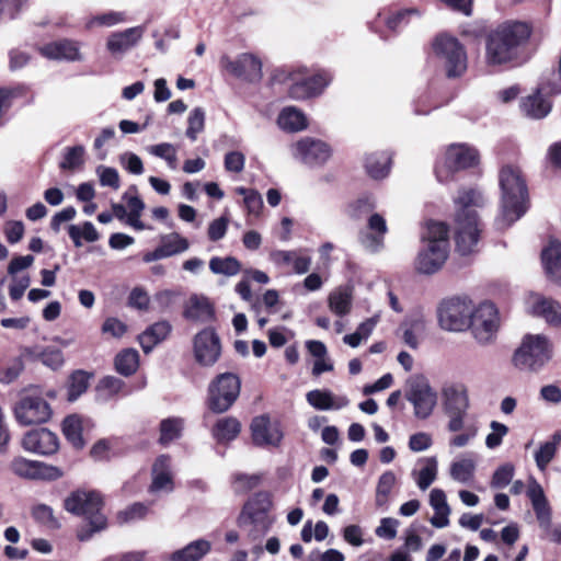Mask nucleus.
Wrapping results in <instances>:
<instances>
[{
  "instance_id": "obj_4",
  "label": "nucleus",
  "mask_w": 561,
  "mask_h": 561,
  "mask_svg": "<svg viewBox=\"0 0 561 561\" xmlns=\"http://www.w3.org/2000/svg\"><path fill=\"white\" fill-rule=\"evenodd\" d=\"M449 254V231L443 222L431 221L422 236V248L415 260V268L422 274L436 273Z\"/></svg>"
},
{
  "instance_id": "obj_11",
  "label": "nucleus",
  "mask_w": 561,
  "mask_h": 561,
  "mask_svg": "<svg viewBox=\"0 0 561 561\" xmlns=\"http://www.w3.org/2000/svg\"><path fill=\"white\" fill-rule=\"evenodd\" d=\"M241 382L237 375L220 374L208 387V408L215 413L226 412L237 400Z\"/></svg>"
},
{
  "instance_id": "obj_21",
  "label": "nucleus",
  "mask_w": 561,
  "mask_h": 561,
  "mask_svg": "<svg viewBox=\"0 0 561 561\" xmlns=\"http://www.w3.org/2000/svg\"><path fill=\"white\" fill-rule=\"evenodd\" d=\"M144 31L142 26H135L121 32L111 33L106 39L107 51L114 58H122L141 39Z\"/></svg>"
},
{
  "instance_id": "obj_29",
  "label": "nucleus",
  "mask_w": 561,
  "mask_h": 561,
  "mask_svg": "<svg viewBox=\"0 0 561 561\" xmlns=\"http://www.w3.org/2000/svg\"><path fill=\"white\" fill-rule=\"evenodd\" d=\"M527 495L531 501L539 526L548 529L551 519V510L546 499L543 489L537 481H531L528 486Z\"/></svg>"
},
{
  "instance_id": "obj_53",
  "label": "nucleus",
  "mask_w": 561,
  "mask_h": 561,
  "mask_svg": "<svg viewBox=\"0 0 561 561\" xmlns=\"http://www.w3.org/2000/svg\"><path fill=\"white\" fill-rule=\"evenodd\" d=\"M89 378L90 376L82 370H78L71 375L68 387L69 401H76L83 392H85L89 386Z\"/></svg>"
},
{
  "instance_id": "obj_32",
  "label": "nucleus",
  "mask_w": 561,
  "mask_h": 561,
  "mask_svg": "<svg viewBox=\"0 0 561 561\" xmlns=\"http://www.w3.org/2000/svg\"><path fill=\"white\" fill-rule=\"evenodd\" d=\"M541 260L547 275L553 282H561V242L550 240L541 252Z\"/></svg>"
},
{
  "instance_id": "obj_55",
  "label": "nucleus",
  "mask_w": 561,
  "mask_h": 561,
  "mask_svg": "<svg viewBox=\"0 0 561 561\" xmlns=\"http://www.w3.org/2000/svg\"><path fill=\"white\" fill-rule=\"evenodd\" d=\"M491 433L485 437V445L490 449H494L502 444L503 437L508 433V427L497 421L490 423Z\"/></svg>"
},
{
  "instance_id": "obj_10",
  "label": "nucleus",
  "mask_w": 561,
  "mask_h": 561,
  "mask_svg": "<svg viewBox=\"0 0 561 561\" xmlns=\"http://www.w3.org/2000/svg\"><path fill=\"white\" fill-rule=\"evenodd\" d=\"M473 302L467 297H453L438 307V322L443 330L462 332L470 328Z\"/></svg>"
},
{
  "instance_id": "obj_33",
  "label": "nucleus",
  "mask_w": 561,
  "mask_h": 561,
  "mask_svg": "<svg viewBox=\"0 0 561 561\" xmlns=\"http://www.w3.org/2000/svg\"><path fill=\"white\" fill-rule=\"evenodd\" d=\"M307 402L317 410H340L348 405L346 397L334 398L328 390H311L306 394Z\"/></svg>"
},
{
  "instance_id": "obj_46",
  "label": "nucleus",
  "mask_w": 561,
  "mask_h": 561,
  "mask_svg": "<svg viewBox=\"0 0 561 561\" xmlns=\"http://www.w3.org/2000/svg\"><path fill=\"white\" fill-rule=\"evenodd\" d=\"M139 365V355L136 350L127 348L116 355L115 368L124 376L133 375Z\"/></svg>"
},
{
  "instance_id": "obj_54",
  "label": "nucleus",
  "mask_w": 561,
  "mask_h": 561,
  "mask_svg": "<svg viewBox=\"0 0 561 561\" xmlns=\"http://www.w3.org/2000/svg\"><path fill=\"white\" fill-rule=\"evenodd\" d=\"M205 127V111L202 107H195L191 111L187 118V129L186 136L195 141L199 133L204 130Z\"/></svg>"
},
{
  "instance_id": "obj_48",
  "label": "nucleus",
  "mask_w": 561,
  "mask_h": 561,
  "mask_svg": "<svg viewBox=\"0 0 561 561\" xmlns=\"http://www.w3.org/2000/svg\"><path fill=\"white\" fill-rule=\"evenodd\" d=\"M183 428V420L180 417H169L160 424V443L167 445L180 437Z\"/></svg>"
},
{
  "instance_id": "obj_40",
  "label": "nucleus",
  "mask_w": 561,
  "mask_h": 561,
  "mask_svg": "<svg viewBox=\"0 0 561 561\" xmlns=\"http://www.w3.org/2000/svg\"><path fill=\"white\" fill-rule=\"evenodd\" d=\"M391 158L387 152H377L367 156L365 168L374 179H383L390 170Z\"/></svg>"
},
{
  "instance_id": "obj_15",
  "label": "nucleus",
  "mask_w": 561,
  "mask_h": 561,
  "mask_svg": "<svg viewBox=\"0 0 561 561\" xmlns=\"http://www.w3.org/2000/svg\"><path fill=\"white\" fill-rule=\"evenodd\" d=\"M470 328L479 343H490L499 329V314L495 306L492 302H482L479 307H473Z\"/></svg>"
},
{
  "instance_id": "obj_34",
  "label": "nucleus",
  "mask_w": 561,
  "mask_h": 561,
  "mask_svg": "<svg viewBox=\"0 0 561 561\" xmlns=\"http://www.w3.org/2000/svg\"><path fill=\"white\" fill-rule=\"evenodd\" d=\"M211 550V542L197 539L170 556V561H199Z\"/></svg>"
},
{
  "instance_id": "obj_42",
  "label": "nucleus",
  "mask_w": 561,
  "mask_h": 561,
  "mask_svg": "<svg viewBox=\"0 0 561 561\" xmlns=\"http://www.w3.org/2000/svg\"><path fill=\"white\" fill-rule=\"evenodd\" d=\"M271 505V500L266 493H257L244 505L243 513L253 522H259L264 518Z\"/></svg>"
},
{
  "instance_id": "obj_60",
  "label": "nucleus",
  "mask_w": 561,
  "mask_h": 561,
  "mask_svg": "<svg viewBox=\"0 0 561 561\" xmlns=\"http://www.w3.org/2000/svg\"><path fill=\"white\" fill-rule=\"evenodd\" d=\"M41 362L51 368L58 369L64 364V355L60 350L57 348H45L39 355Z\"/></svg>"
},
{
  "instance_id": "obj_41",
  "label": "nucleus",
  "mask_w": 561,
  "mask_h": 561,
  "mask_svg": "<svg viewBox=\"0 0 561 561\" xmlns=\"http://www.w3.org/2000/svg\"><path fill=\"white\" fill-rule=\"evenodd\" d=\"M476 461L471 457H463L450 465V477L459 483H469L474 476Z\"/></svg>"
},
{
  "instance_id": "obj_49",
  "label": "nucleus",
  "mask_w": 561,
  "mask_h": 561,
  "mask_svg": "<svg viewBox=\"0 0 561 561\" xmlns=\"http://www.w3.org/2000/svg\"><path fill=\"white\" fill-rule=\"evenodd\" d=\"M147 151L154 157L165 160L171 170H175L178 168L176 148L172 144L161 142L152 145L147 148Z\"/></svg>"
},
{
  "instance_id": "obj_8",
  "label": "nucleus",
  "mask_w": 561,
  "mask_h": 561,
  "mask_svg": "<svg viewBox=\"0 0 561 561\" xmlns=\"http://www.w3.org/2000/svg\"><path fill=\"white\" fill-rule=\"evenodd\" d=\"M432 50L448 78H457L466 72L467 53L456 37L448 34L437 35L432 43Z\"/></svg>"
},
{
  "instance_id": "obj_2",
  "label": "nucleus",
  "mask_w": 561,
  "mask_h": 561,
  "mask_svg": "<svg viewBox=\"0 0 561 561\" xmlns=\"http://www.w3.org/2000/svg\"><path fill=\"white\" fill-rule=\"evenodd\" d=\"M455 241L462 255L476 251L480 240V221L476 208L483 207L485 199L474 188L462 190L455 198Z\"/></svg>"
},
{
  "instance_id": "obj_28",
  "label": "nucleus",
  "mask_w": 561,
  "mask_h": 561,
  "mask_svg": "<svg viewBox=\"0 0 561 561\" xmlns=\"http://www.w3.org/2000/svg\"><path fill=\"white\" fill-rule=\"evenodd\" d=\"M545 92L538 87L533 94L522 99L520 110L524 115L534 119L546 117L552 108V104L543 96Z\"/></svg>"
},
{
  "instance_id": "obj_16",
  "label": "nucleus",
  "mask_w": 561,
  "mask_h": 561,
  "mask_svg": "<svg viewBox=\"0 0 561 561\" xmlns=\"http://www.w3.org/2000/svg\"><path fill=\"white\" fill-rule=\"evenodd\" d=\"M10 470L15 476L28 480H56L64 474L57 467L41 461L28 460L21 456L12 459Z\"/></svg>"
},
{
  "instance_id": "obj_61",
  "label": "nucleus",
  "mask_w": 561,
  "mask_h": 561,
  "mask_svg": "<svg viewBox=\"0 0 561 561\" xmlns=\"http://www.w3.org/2000/svg\"><path fill=\"white\" fill-rule=\"evenodd\" d=\"M224 164L226 171L240 173L244 169L245 157L240 151H229L225 156Z\"/></svg>"
},
{
  "instance_id": "obj_59",
  "label": "nucleus",
  "mask_w": 561,
  "mask_h": 561,
  "mask_svg": "<svg viewBox=\"0 0 561 561\" xmlns=\"http://www.w3.org/2000/svg\"><path fill=\"white\" fill-rule=\"evenodd\" d=\"M96 173L100 178V183L102 186H110L114 190L119 187V175L116 169L100 165L96 169Z\"/></svg>"
},
{
  "instance_id": "obj_57",
  "label": "nucleus",
  "mask_w": 561,
  "mask_h": 561,
  "mask_svg": "<svg viewBox=\"0 0 561 561\" xmlns=\"http://www.w3.org/2000/svg\"><path fill=\"white\" fill-rule=\"evenodd\" d=\"M83 146H75L67 149L65 158L60 163L61 169L73 170L83 163Z\"/></svg>"
},
{
  "instance_id": "obj_37",
  "label": "nucleus",
  "mask_w": 561,
  "mask_h": 561,
  "mask_svg": "<svg viewBox=\"0 0 561 561\" xmlns=\"http://www.w3.org/2000/svg\"><path fill=\"white\" fill-rule=\"evenodd\" d=\"M278 126L283 130L299 131L307 127V118L305 114L296 107H285L278 115Z\"/></svg>"
},
{
  "instance_id": "obj_20",
  "label": "nucleus",
  "mask_w": 561,
  "mask_h": 561,
  "mask_svg": "<svg viewBox=\"0 0 561 561\" xmlns=\"http://www.w3.org/2000/svg\"><path fill=\"white\" fill-rule=\"evenodd\" d=\"M22 447L33 454L49 456L58 450L59 440L55 433L42 427L28 431L22 438Z\"/></svg>"
},
{
  "instance_id": "obj_18",
  "label": "nucleus",
  "mask_w": 561,
  "mask_h": 561,
  "mask_svg": "<svg viewBox=\"0 0 561 561\" xmlns=\"http://www.w3.org/2000/svg\"><path fill=\"white\" fill-rule=\"evenodd\" d=\"M220 62L234 77L250 82L259 81L262 78V61L253 54L243 53L234 59L224 56Z\"/></svg>"
},
{
  "instance_id": "obj_36",
  "label": "nucleus",
  "mask_w": 561,
  "mask_h": 561,
  "mask_svg": "<svg viewBox=\"0 0 561 561\" xmlns=\"http://www.w3.org/2000/svg\"><path fill=\"white\" fill-rule=\"evenodd\" d=\"M353 294L348 287H339L334 289L328 298L330 310L336 316L343 317L351 311Z\"/></svg>"
},
{
  "instance_id": "obj_52",
  "label": "nucleus",
  "mask_w": 561,
  "mask_h": 561,
  "mask_svg": "<svg viewBox=\"0 0 561 561\" xmlns=\"http://www.w3.org/2000/svg\"><path fill=\"white\" fill-rule=\"evenodd\" d=\"M124 381L114 376L102 378L98 385L99 397L102 400H108L118 394L124 388Z\"/></svg>"
},
{
  "instance_id": "obj_50",
  "label": "nucleus",
  "mask_w": 561,
  "mask_h": 561,
  "mask_svg": "<svg viewBox=\"0 0 561 561\" xmlns=\"http://www.w3.org/2000/svg\"><path fill=\"white\" fill-rule=\"evenodd\" d=\"M127 21V16L124 12L108 11L95 16H92L87 22V27L92 28L94 26L112 27L122 24Z\"/></svg>"
},
{
  "instance_id": "obj_22",
  "label": "nucleus",
  "mask_w": 561,
  "mask_h": 561,
  "mask_svg": "<svg viewBox=\"0 0 561 561\" xmlns=\"http://www.w3.org/2000/svg\"><path fill=\"white\" fill-rule=\"evenodd\" d=\"M527 308L533 316L541 317L550 325H561V304L540 294H530Z\"/></svg>"
},
{
  "instance_id": "obj_14",
  "label": "nucleus",
  "mask_w": 561,
  "mask_h": 561,
  "mask_svg": "<svg viewBox=\"0 0 561 561\" xmlns=\"http://www.w3.org/2000/svg\"><path fill=\"white\" fill-rule=\"evenodd\" d=\"M407 385L405 398L413 405L414 415L417 419H427L436 407V392L431 387L428 380L422 375L412 376Z\"/></svg>"
},
{
  "instance_id": "obj_7",
  "label": "nucleus",
  "mask_w": 561,
  "mask_h": 561,
  "mask_svg": "<svg viewBox=\"0 0 561 561\" xmlns=\"http://www.w3.org/2000/svg\"><path fill=\"white\" fill-rule=\"evenodd\" d=\"M440 400L443 411L448 417V431H462L471 407L468 387L460 381L446 382L440 389Z\"/></svg>"
},
{
  "instance_id": "obj_9",
  "label": "nucleus",
  "mask_w": 561,
  "mask_h": 561,
  "mask_svg": "<svg viewBox=\"0 0 561 561\" xmlns=\"http://www.w3.org/2000/svg\"><path fill=\"white\" fill-rule=\"evenodd\" d=\"M479 162V152L467 144H453L435 167V174L439 182L450 180L454 172L474 167Z\"/></svg>"
},
{
  "instance_id": "obj_35",
  "label": "nucleus",
  "mask_w": 561,
  "mask_h": 561,
  "mask_svg": "<svg viewBox=\"0 0 561 561\" xmlns=\"http://www.w3.org/2000/svg\"><path fill=\"white\" fill-rule=\"evenodd\" d=\"M171 332V324L168 321H159L150 325L142 332L138 340L145 353H149L152 348L164 341Z\"/></svg>"
},
{
  "instance_id": "obj_3",
  "label": "nucleus",
  "mask_w": 561,
  "mask_h": 561,
  "mask_svg": "<svg viewBox=\"0 0 561 561\" xmlns=\"http://www.w3.org/2000/svg\"><path fill=\"white\" fill-rule=\"evenodd\" d=\"M501 188V214L496 219L500 229L510 227L518 220L528 208V190L520 169L504 165L499 173Z\"/></svg>"
},
{
  "instance_id": "obj_62",
  "label": "nucleus",
  "mask_w": 561,
  "mask_h": 561,
  "mask_svg": "<svg viewBox=\"0 0 561 561\" xmlns=\"http://www.w3.org/2000/svg\"><path fill=\"white\" fill-rule=\"evenodd\" d=\"M4 236L9 243H18L24 234V224L20 220L7 221L3 228Z\"/></svg>"
},
{
  "instance_id": "obj_1",
  "label": "nucleus",
  "mask_w": 561,
  "mask_h": 561,
  "mask_svg": "<svg viewBox=\"0 0 561 561\" xmlns=\"http://www.w3.org/2000/svg\"><path fill=\"white\" fill-rule=\"evenodd\" d=\"M531 25L522 21H505L491 30L485 38L488 66H504L519 56V48L531 35Z\"/></svg>"
},
{
  "instance_id": "obj_24",
  "label": "nucleus",
  "mask_w": 561,
  "mask_h": 561,
  "mask_svg": "<svg viewBox=\"0 0 561 561\" xmlns=\"http://www.w3.org/2000/svg\"><path fill=\"white\" fill-rule=\"evenodd\" d=\"M80 43L72 39H60L43 45L39 53L55 60L81 61Z\"/></svg>"
},
{
  "instance_id": "obj_26",
  "label": "nucleus",
  "mask_w": 561,
  "mask_h": 561,
  "mask_svg": "<svg viewBox=\"0 0 561 561\" xmlns=\"http://www.w3.org/2000/svg\"><path fill=\"white\" fill-rule=\"evenodd\" d=\"M215 309L213 302L204 295L193 294L184 305L183 316L191 321L208 322L213 320Z\"/></svg>"
},
{
  "instance_id": "obj_47",
  "label": "nucleus",
  "mask_w": 561,
  "mask_h": 561,
  "mask_svg": "<svg viewBox=\"0 0 561 561\" xmlns=\"http://www.w3.org/2000/svg\"><path fill=\"white\" fill-rule=\"evenodd\" d=\"M68 233L77 248L82 245V239L88 242H95L99 239V233L90 221H85L82 226L70 225Z\"/></svg>"
},
{
  "instance_id": "obj_5",
  "label": "nucleus",
  "mask_w": 561,
  "mask_h": 561,
  "mask_svg": "<svg viewBox=\"0 0 561 561\" xmlns=\"http://www.w3.org/2000/svg\"><path fill=\"white\" fill-rule=\"evenodd\" d=\"M64 506L67 512L88 520L89 527L78 530L77 537L80 541L89 540L94 533L106 527V517L102 513V497L95 491H75L65 500Z\"/></svg>"
},
{
  "instance_id": "obj_19",
  "label": "nucleus",
  "mask_w": 561,
  "mask_h": 561,
  "mask_svg": "<svg viewBox=\"0 0 561 561\" xmlns=\"http://www.w3.org/2000/svg\"><path fill=\"white\" fill-rule=\"evenodd\" d=\"M194 357L205 367L213 366L221 353L220 340L213 329H204L198 332L193 341Z\"/></svg>"
},
{
  "instance_id": "obj_25",
  "label": "nucleus",
  "mask_w": 561,
  "mask_h": 561,
  "mask_svg": "<svg viewBox=\"0 0 561 561\" xmlns=\"http://www.w3.org/2000/svg\"><path fill=\"white\" fill-rule=\"evenodd\" d=\"M253 443L257 446L277 445L282 439V433L277 425H273L270 417L260 415L251 423Z\"/></svg>"
},
{
  "instance_id": "obj_39",
  "label": "nucleus",
  "mask_w": 561,
  "mask_h": 561,
  "mask_svg": "<svg viewBox=\"0 0 561 561\" xmlns=\"http://www.w3.org/2000/svg\"><path fill=\"white\" fill-rule=\"evenodd\" d=\"M241 431L240 422L232 416L222 417L217 421L213 428V436L220 443L234 439Z\"/></svg>"
},
{
  "instance_id": "obj_27",
  "label": "nucleus",
  "mask_w": 561,
  "mask_h": 561,
  "mask_svg": "<svg viewBox=\"0 0 561 561\" xmlns=\"http://www.w3.org/2000/svg\"><path fill=\"white\" fill-rule=\"evenodd\" d=\"M299 250H275L271 253V260L280 266L290 265L296 274H306L311 266V256Z\"/></svg>"
},
{
  "instance_id": "obj_51",
  "label": "nucleus",
  "mask_w": 561,
  "mask_h": 561,
  "mask_svg": "<svg viewBox=\"0 0 561 561\" xmlns=\"http://www.w3.org/2000/svg\"><path fill=\"white\" fill-rule=\"evenodd\" d=\"M396 483V476L392 471L383 472L377 484L376 489V505L381 507L387 504L388 495L390 494Z\"/></svg>"
},
{
  "instance_id": "obj_56",
  "label": "nucleus",
  "mask_w": 561,
  "mask_h": 561,
  "mask_svg": "<svg viewBox=\"0 0 561 561\" xmlns=\"http://www.w3.org/2000/svg\"><path fill=\"white\" fill-rule=\"evenodd\" d=\"M514 476V467L510 463H505L499 467L491 480V486L493 489H503L510 484Z\"/></svg>"
},
{
  "instance_id": "obj_17",
  "label": "nucleus",
  "mask_w": 561,
  "mask_h": 561,
  "mask_svg": "<svg viewBox=\"0 0 561 561\" xmlns=\"http://www.w3.org/2000/svg\"><path fill=\"white\" fill-rule=\"evenodd\" d=\"M293 157L308 165H321L325 163L332 150L322 140L305 137L291 147Z\"/></svg>"
},
{
  "instance_id": "obj_30",
  "label": "nucleus",
  "mask_w": 561,
  "mask_h": 561,
  "mask_svg": "<svg viewBox=\"0 0 561 561\" xmlns=\"http://www.w3.org/2000/svg\"><path fill=\"white\" fill-rule=\"evenodd\" d=\"M420 468H414L411 472L413 480L420 490L425 491L436 480L438 462L436 457H423L416 463Z\"/></svg>"
},
{
  "instance_id": "obj_45",
  "label": "nucleus",
  "mask_w": 561,
  "mask_h": 561,
  "mask_svg": "<svg viewBox=\"0 0 561 561\" xmlns=\"http://www.w3.org/2000/svg\"><path fill=\"white\" fill-rule=\"evenodd\" d=\"M62 433L68 442L71 443L76 448L83 447L84 443L82 439V422L78 415L72 414L64 420Z\"/></svg>"
},
{
  "instance_id": "obj_12",
  "label": "nucleus",
  "mask_w": 561,
  "mask_h": 561,
  "mask_svg": "<svg viewBox=\"0 0 561 561\" xmlns=\"http://www.w3.org/2000/svg\"><path fill=\"white\" fill-rule=\"evenodd\" d=\"M13 413L20 425L30 426L48 422L53 411L49 403L42 396L25 392L15 403Z\"/></svg>"
},
{
  "instance_id": "obj_23",
  "label": "nucleus",
  "mask_w": 561,
  "mask_h": 561,
  "mask_svg": "<svg viewBox=\"0 0 561 561\" xmlns=\"http://www.w3.org/2000/svg\"><path fill=\"white\" fill-rule=\"evenodd\" d=\"M367 228L368 231L359 237L360 244L370 253L379 252L383 248L385 236L388 232L386 219L380 214H371Z\"/></svg>"
},
{
  "instance_id": "obj_6",
  "label": "nucleus",
  "mask_w": 561,
  "mask_h": 561,
  "mask_svg": "<svg viewBox=\"0 0 561 561\" xmlns=\"http://www.w3.org/2000/svg\"><path fill=\"white\" fill-rule=\"evenodd\" d=\"M553 345L542 334H527L513 355V364L524 371L537 373L552 358Z\"/></svg>"
},
{
  "instance_id": "obj_31",
  "label": "nucleus",
  "mask_w": 561,
  "mask_h": 561,
  "mask_svg": "<svg viewBox=\"0 0 561 561\" xmlns=\"http://www.w3.org/2000/svg\"><path fill=\"white\" fill-rule=\"evenodd\" d=\"M152 483L150 485L151 492H170L173 490L169 456L162 455L157 458L152 467Z\"/></svg>"
},
{
  "instance_id": "obj_38",
  "label": "nucleus",
  "mask_w": 561,
  "mask_h": 561,
  "mask_svg": "<svg viewBox=\"0 0 561 561\" xmlns=\"http://www.w3.org/2000/svg\"><path fill=\"white\" fill-rule=\"evenodd\" d=\"M560 444L561 432L557 431L549 440L540 445L539 449L535 453V461L539 470H546L550 461L554 458Z\"/></svg>"
},
{
  "instance_id": "obj_43",
  "label": "nucleus",
  "mask_w": 561,
  "mask_h": 561,
  "mask_svg": "<svg viewBox=\"0 0 561 561\" xmlns=\"http://www.w3.org/2000/svg\"><path fill=\"white\" fill-rule=\"evenodd\" d=\"M159 245L162 252L165 253V257L185 252L190 248L187 239L180 236L178 232L162 236Z\"/></svg>"
},
{
  "instance_id": "obj_58",
  "label": "nucleus",
  "mask_w": 561,
  "mask_h": 561,
  "mask_svg": "<svg viewBox=\"0 0 561 561\" xmlns=\"http://www.w3.org/2000/svg\"><path fill=\"white\" fill-rule=\"evenodd\" d=\"M420 12L412 9H404L396 12L386 19V25L391 31H397L401 25L407 24L410 16H419Z\"/></svg>"
},
{
  "instance_id": "obj_63",
  "label": "nucleus",
  "mask_w": 561,
  "mask_h": 561,
  "mask_svg": "<svg viewBox=\"0 0 561 561\" xmlns=\"http://www.w3.org/2000/svg\"><path fill=\"white\" fill-rule=\"evenodd\" d=\"M32 514L36 520H38L39 523H43L49 527H58L59 526L58 522L54 517V512H53L51 507H49L45 504L36 505L33 508Z\"/></svg>"
},
{
  "instance_id": "obj_44",
  "label": "nucleus",
  "mask_w": 561,
  "mask_h": 561,
  "mask_svg": "<svg viewBox=\"0 0 561 561\" xmlns=\"http://www.w3.org/2000/svg\"><path fill=\"white\" fill-rule=\"evenodd\" d=\"M209 270L214 274L231 277L240 273L241 263L233 256H214L209 261Z\"/></svg>"
},
{
  "instance_id": "obj_64",
  "label": "nucleus",
  "mask_w": 561,
  "mask_h": 561,
  "mask_svg": "<svg viewBox=\"0 0 561 561\" xmlns=\"http://www.w3.org/2000/svg\"><path fill=\"white\" fill-rule=\"evenodd\" d=\"M433 444L432 436L425 432H419L410 436L409 448L414 453L428 449Z\"/></svg>"
},
{
  "instance_id": "obj_13",
  "label": "nucleus",
  "mask_w": 561,
  "mask_h": 561,
  "mask_svg": "<svg viewBox=\"0 0 561 561\" xmlns=\"http://www.w3.org/2000/svg\"><path fill=\"white\" fill-rule=\"evenodd\" d=\"M288 80V95L294 100H306L321 94L332 81V76L322 70L314 76L306 77V69H297L289 73Z\"/></svg>"
}]
</instances>
